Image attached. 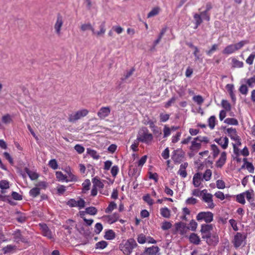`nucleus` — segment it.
I'll return each mask as SVG.
<instances>
[{
    "label": "nucleus",
    "mask_w": 255,
    "mask_h": 255,
    "mask_svg": "<svg viewBox=\"0 0 255 255\" xmlns=\"http://www.w3.org/2000/svg\"><path fill=\"white\" fill-rule=\"evenodd\" d=\"M137 246V244L133 239L123 241L120 245V250L126 255H130L132 250Z\"/></svg>",
    "instance_id": "obj_1"
},
{
    "label": "nucleus",
    "mask_w": 255,
    "mask_h": 255,
    "mask_svg": "<svg viewBox=\"0 0 255 255\" xmlns=\"http://www.w3.org/2000/svg\"><path fill=\"white\" fill-rule=\"evenodd\" d=\"M137 138L139 141L149 144L152 142L153 137L146 128H142L139 130Z\"/></svg>",
    "instance_id": "obj_2"
},
{
    "label": "nucleus",
    "mask_w": 255,
    "mask_h": 255,
    "mask_svg": "<svg viewBox=\"0 0 255 255\" xmlns=\"http://www.w3.org/2000/svg\"><path fill=\"white\" fill-rule=\"evenodd\" d=\"M248 41L242 40L235 44H232L227 46L223 50L224 54L230 55L241 49Z\"/></svg>",
    "instance_id": "obj_3"
},
{
    "label": "nucleus",
    "mask_w": 255,
    "mask_h": 255,
    "mask_svg": "<svg viewBox=\"0 0 255 255\" xmlns=\"http://www.w3.org/2000/svg\"><path fill=\"white\" fill-rule=\"evenodd\" d=\"M89 113V111L85 109L78 110L69 116L68 120L70 122L74 123L81 118L86 116Z\"/></svg>",
    "instance_id": "obj_4"
},
{
    "label": "nucleus",
    "mask_w": 255,
    "mask_h": 255,
    "mask_svg": "<svg viewBox=\"0 0 255 255\" xmlns=\"http://www.w3.org/2000/svg\"><path fill=\"white\" fill-rule=\"evenodd\" d=\"M196 219L198 221H204L209 223L213 220V214L210 212H201L198 213L196 216Z\"/></svg>",
    "instance_id": "obj_5"
},
{
    "label": "nucleus",
    "mask_w": 255,
    "mask_h": 255,
    "mask_svg": "<svg viewBox=\"0 0 255 255\" xmlns=\"http://www.w3.org/2000/svg\"><path fill=\"white\" fill-rule=\"evenodd\" d=\"M225 132L228 134L231 139L235 141V143H236L238 145H241V139L237 135V131L235 128H228L226 129Z\"/></svg>",
    "instance_id": "obj_6"
},
{
    "label": "nucleus",
    "mask_w": 255,
    "mask_h": 255,
    "mask_svg": "<svg viewBox=\"0 0 255 255\" xmlns=\"http://www.w3.org/2000/svg\"><path fill=\"white\" fill-rule=\"evenodd\" d=\"M203 194L202 196V200L207 204V206L209 208L213 209L215 207V204L212 199L213 195L210 193H207L206 189L203 190Z\"/></svg>",
    "instance_id": "obj_7"
},
{
    "label": "nucleus",
    "mask_w": 255,
    "mask_h": 255,
    "mask_svg": "<svg viewBox=\"0 0 255 255\" xmlns=\"http://www.w3.org/2000/svg\"><path fill=\"white\" fill-rule=\"evenodd\" d=\"M184 155L185 153L182 149H177L172 152L171 158L174 162L179 163L183 160Z\"/></svg>",
    "instance_id": "obj_8"
},
{
    "label": "nucleus",
    "mask_w": 255,
    "mask_h": 255,
    "mask_svg": "<svg viewBox=\"0 0 255 255\" xmlns=\"http://www.w3.org/2000/svg\"><path fill=\"white\" fill-rule=\"evenodd\" d=\"M64 20L62 16L58 15L54 23V28L55 32L57 35H60L61 28L63 25Z\"/></svg>",
    "instance_id": "obj_9"
},
{
    "label": "nucleus",
    "mask_w": 255,
    "mask_h": 255,
    "mask_svg": "<svg viewBox=\"0 0 255 255\" xmlns=\"http://www.w3.org/2000/svg\"><path fill=\"white\" fill-rule=\"evenodd\" d=\"M245 239L246 237L245 236L240 233H237L234 236V238L233 241L234 246L236 248H238L241 246Z\"/></svg>",
    "instance_id": "obj_10"
},
{
    "label": "nucleus",
    "mask_w": 255,
    "mask_h": 255,
    "mask_svg": "<svg viewBox=\"0 0 255 255\" xmlns=\"http://www.w3.org/2000/svg\"><path fill=\"white\" fill-rule=\"evenodd\" d=\"M111 113V109L109 107H103L100 109L97 113L98 116L101 119H104L109 116Z\"/></svg>",
    "instance_id": "obj_11"
},
{
    "label": "nucleus",
    "mask_w": 255,
    "mask_h": 255,
    "mask_svg": "<svg viewBox=\"0 0 255 255\" xmlns=\"http://www.w3.org/2000/svg\"><path fill=\"white\" fill-rule=\"evenodd\" d=\"M39 226L41 230L42 234L44 236L46 237L49 239L53 238L52 232L50 231L46 225L44 224H39Z\"/></svg>",
    "instance_id": "obj_12"
},
{
    "label": "nucleus",
    "mask_w": 255,
    "mask_h": 255,
    "mask_svg": "<svg viewBox=\"0 0 255 255\" xmlns=\"http://www.w3.org/2000/svg\"><path fill=\"white\" fill-rule=\"evenodd\" d=\"M119 217L120 216L118 213H114V214L110 215L104 216H103V218L108 223L111 224L118 221Z\"/></svg>",
    "instance_id": "obj_13"
},
{
    "label": "nucleus",
    "mask_w": 255,
    "mask_h": 255,
    "mask_svg": "<svg viewBox=\"0 0 255 255\" xmlns=\"http://www.w3.org/2000/svg\"><path fill=\"white\" fill-rule=\"evenodd\" d=\"M176 231L181 235H184L188 231V227L183 223H178L175 224Z\"/></svg>",
    "instance_id": "obj_14"
},
{
    "label": "nucleus",
    "mask_w": 255,
    "mask_h": 255,
    "mask_svg": "<svg viewBox=\"0 0 255 255\" xmlns=\"http://www.w3.org/2000/svg\"><path fill=\"white\" fill-rule=\"evenodd\" d=\"M215 141L224 149H226L228 146L229 139L227 137H221L219 138H216Z\"/></svg>",
    "instance_id": "obj_15"
},
{
    "label": "nucleus",
    "mask_w": 255,
    "mask_h": 255,
    "mask_svg": "<svg viewBox=\"0 0 255 255\" xmlns=\"http://www.w3.org/2000/svg\"><path fill=\"white\" fill-rule=\"evenodd\" d=\"M226 159L227 153L226 152L223 151L221 153L219 159L216 161V166L221 167L225 163Z\"/></svg>",
    "instance_id": "obj_16"
},
{
    "label": "nucleus",
    "mask_w": 255,
    "mask_h": 255,
    "mask_svg": "<svg viewBox=\"0 0 255 255\" xmlns=\"http://www.w3.org/2000/svg\"><path fill=\"white\" fill-rule=\"evenodd\" d=\"M106 32L105 25L104 23H102L100 26V30L95 31V29L93 30L92 34L96 37L103 36Z\"/></svg>",
    "instance_id": "obj_17"
},
{
    "label": "nucleus",
    "mask_w": 255,
    "mask_h": 255,
    "mask_svg": "<svg viewBox=\"0 0 255 255\" xmlns=\"http://www.w3.org/2000/svg\"><path fill=\"white\" fill-rule=\"evenodd\" d=\"M244 193L245 197L247 199L249 202L254 201L255 194L253 190H247Z\"/></svg>",
    "instance_id": "obj_18"
},
{
    "label": "nucleus",
    "mask_w": 255,
    "mask_h": 255,
    "mask_svg": "<svg viewBox=\"0 0 255 255\" xmlns=\"http://www.w3.org/2000/svg\"><path fill=\"white\" fill-rule=\"evenodd\" d=\"M159 248L157 246H152L146 249L145 254L146 255H156L159 251Z\"/></svg>",
    "instance_id": "obj_19"
},
{
    "label": "nucleus",
    "mask_w": 255,
    "mask_h": 255,
    "mask_svg": "<svg viewBox=\"0 0 255 255\" xmlns=\"http://www.w3.org/2000/svg\"><path fill=\"white\" fill-rule=\"evenodd\" d=\"M80 28V30L83 32H85L87 30H91L92 33L93 30L94 29V28L91 23L89 22H85L81 24Z\"/></svg>",
    "instance_id": "obj_20"
},
{
    "label": "nucleus",
    "mask_w": 255,
    "mask_h": 255,
    "mask_svg": "<svg viewBox=\"0 0 255 255\" xmlns=\"http://www.w3.org/2000/svg\"><path fill=\"white\" fill-rule=\"evenodd\" d=\"M243 161L244 162V164L242 167H246L249 172L253 173L254 171V166L253 164L252 163L248 162L247 158H244Z\"/></svg>",
    "instance_id": "obj_21"
},
{
    "label": "nucleus",
    "mask_w": 255,
    "mask_h": 255,
    "mask_svg": "<svg viewBox=\"0 0 255 255\" xmlns=\"http://www.w3.org/2000/svg\"><path fill=\"white\" fill-rule=\"evenodd\" d=\"M201 143L197 140H196V138H195L191 142L190 148L192 151H197L201 148Z\"/></svg>",
    "instance_id": "obj_22"
},
{
    "label": "nucleus",
    "mask_w": 255,
    "mask_h": 255,
    "mask_svg": "<svg viewBox=\"0 0 255 255\" xmlns=\"http://www.w3.org/2000/svg\"><path fill=\"white\" fill-rule=\"evenodd\" d=\"M190 241L195 245H199L200 243L199 237L195 233H192L189 237Z\"/></svg>",
    "instance_id": "obj_23"
},
{
    "label": "nucleus",
    "mask_w": 255,
    "mask_h": 255,
    "mask_svg": "<svg viewBox=\"0 0 255 255\" xmlns=\"http://www.w3.org/2000/svg\"><path fill=\"white\" fill-rule=\"evenodd\" d=\"M160 11V7L156 6L153 7L147 14V17L151 18L154 17L159 14Z\"/></svg>",
    "instance_id": "obj_24"
},
{
    "label": "nucleus",
    "mask_w": 255,
    "mask_h": 255,
    "mask_svg": "<svg viewBox=\"0 0 255 255\" xmlns=\"http://www.w3.org/2000/svg\"><path fill=\"white\" fill-rule=\"evenodd\" d=\"M87 153L95 159H98L100 158V155L97 152L91 148H88L87 149Z\"/></svg>",
    "instance_id": "obj_25"
},
{
    "label": "nucleus",
    "mask_w": 255,
    "mask_h": 255,
    "mask_svg": "<svg viewBox=\"0 0 255 255\" xmlns=\"http://www.w3.org/2000/svg\"><path fill=\"white\" fill-rule=\"evenodd\" d=\"M161 215L165 218H169L171 216L170 211L167 207L162 208L160 210Z\"/></svg>",
    "instance_id": "obj_26"
},
{
    "label": "nucleus",
    "mask_w": 255,
    "mask_h": 255,
    "mask_svg": "<svg viewBox=\"0 0 255 255\" xmlns=\"http://www.w3.org/2000/svg\"><path fill=\"white\" fill-rule=\"evenodd\" d=\"M1 121L3 124L8 125L12 122V120L11 116L6 114L2 117Z\"/></svg>",
    "instance_id": "obj_27"
},
{
    "label": "nucleus",
    "mask_w": 255,
    "mask_h": 255,
    "mask_svg": "<svg viewBox=\"0 0 255 255\" xmlns=\"http://www.w3.org/2000/svg\"><path fill=\"white\" fill-rule=\"evenodd\" d=\"M212 225L204 224L201 226V232L202 234H206L212 230Z\"/></svg>",
    "instance_id": "obj_28"
},
{
    "label": "nucleus",
    "mask_w": 255,
    "mask_h": 255,
    "mask_svg": "<svg viewBox=\"0 0 255 255\" xmlns=\"http://www.w3.org/2000/svg\"><path fill=\"white\" fill-rule=\"evenodd\" d=\"M163 138H166L168 137L171 133V129H170V127L165 125L164 126L163 129Z\"/></svg>",
    "instance_id": "obj_29"
},
{
    "label": "nucleus",
    "mask_w": 255,
    "mask_h": 255,
    "mask_svg": "<svg viewBox=\"0 0 255 255\" xmlns=\"http://www.w3.org/2000/svg\"><path fill=\"white\" fill-rule=\"evenodd\" d=\"M211 147L213 158H215L219 155L220 150L215 144L211 145Z\"/></svg>",
    "instance_id": "obj_30"
},
{
    "label": "nucleus",
    "mask_w": 255,
    "mask_h": 255,
    "mask_svg": "<svg viewBox=\"0 0 255 255\" xmlns=\"http://www.w3.org/2000/svg\"><path fill=\"white\" fill-rule=\"evenodd\" d=\"M94 186L98 188H102L104 187V184L97 178L96 176L93 179Z\"/></svg>",
    "instance_id": "obj_31"
},
{
    "label": "nucleus",
    "mask_w": 255,
    "mask_h": 255,
    "mask_svg": "<svg viewBox=\"0 0 255 255\" xmlns=\"http://www.w3.org/2000/svg\"><path fill=\"white\" fill-rule=\"evenodd\" d=\"M188 166L187 163H184L180 165V169L178 171V173L180 175H186V168Z\"/></svg>",
    "instance_id": "obj_32"
},
{
    "label": "nucleus",
    "mask_w": 255,
    "mask_h": 255,
    "mask_svg": "<svg viewBox=\"0 0 255 255\" xmlns=\"http://www.w3.org/2000/svg\"><path fill=\"white\" fill-rule=\"evenodd\" d=\"M117 207V204L114 202H111L109 204L108 207L105 210L106 213H109L112 212L114 209Z\"/></svg>",
    "instance_id": "obj_33"
},
{
    "label": "nucleus",
    "mask_w": 255,
    "mask_h": 255,
    "mask_svg": "<svg viewBox=\"0 0 255 255\" xmlns=\"http://www.w3.org/2000/svg\"><path fill=\"white\" fill-rule=\"evenodd\" d=\"M208 126L211 129H213L215 126L216 118L214 116L210 117L208 121Z\"/></svg>",
    "instance_id": "obj_34"
},
{
    "label": "nucleus",
    "mask_w": 255,
    "mask_h": 255,
    "mask_svg": "<svg viewBox=\"0 0 255 255\" xmlns=\"http://www.w3.org/2000/svg\"><path fill=\"white\" fill-rule=\"evenodd\" d=\"M201 177L202 176H194L193 182L195 187H199L201 185V182L203 180V178H202Z\"/></svg>",
    "instance_id": "obj_35"
},
{
    "label": "nucleus",
    "mask_w": 255,
    "mask_h": 255,
    "mask_svg": "<svg viewBox=\"0 0 255 255\" xmlns=\"http://www.w3.org/2000/svg\"><path fill=\"white\" fill-rule=\"evenodd\" d=\"M57 177L58 181L68 182L72 181L75 176H57Z\"/></svg>",
    "instance_id": "obj_36"
},
{
    "label": "nucleus",
    "mask_w": 255,
    "mask_h": 255,
    "mask_svg": "<svg viewBox=\"0 0 255 255\" xmlns=\"http://www.w3.org/2000/svg\"><path fill=\"white\" fill-rule=\"evenodd\" d=\"M244 63L242 61H240L235 58L232 59V65L235 68H241L243 66Z\"/></svg>",
    "instance_id": "obj_37"
},
{
    "label": "nucleus",
    "mask_w": 255,
    "mask_h": 255,
    "mask_svg": "<svg viewBox=\"0 0 255 255\" xmlns=\"http://www.w3.org/2000/svg\"><path fill=\"white\" fill-rule=\"evenodd\" d=\"M221 105L223 108L226 111H230L231 109L230 104L226 100H223L221 102Z\"/></svg>",
    "instance_id": "obj_38"
},
{
    "label": "nucleus",
    "mask_w": 255,
    "mask_h": 255,
    "mask_svg": "<svg viewBox=\"0 0 255 255\" xmlns=\"http://www.w3.org/2000/svg\"><path fill=\"white\" fill-rule=\"evenodd\" d=\"M224 123L231 125H237L238 122L237 120L234 118H227L225 120Z\"/></svg>",
    "instance_id": "obj_39"
},
{
    "label": "nucleus",
    "mask_w": 255,
    "mask_h": 255,
    "mask_svg": "<svg viewBox=\"0 0 255 255\" xmlns=\"http://www.w3.org/2000/svg\"><path fill=\"white\" fill-rule=\"evenodd\" d=\"M40 193L39 188L35 187L31 189L29 191V194L33 197H35L38 196Z\"/></svg>",
    "instance_id": "obj_40"
},
{
    "label": "nucleus",
    "mask_w": 255,
    "mask_h": 255,
    "mask_svg": "<svg viewBox=\"0 0 255 255\" xmlns=\"http://www.w3.org/2000/svg\"><path fill=\"white\" fill-rule=\"evenodd\" d=\"M237 201L242 204H245L246 203L245 201V197L244 195V193H241L238 195H237L236 197Z\"/></svg>",
    "instance_id": "obj_41"
},
{
    "label": "nucleus",
    "mask_w": 255,
    "mask_h": 255,
    "mask_svg": "<svg viewBox=\"0 0 255 255\" xmlns=\"http://www.w3.org/2000/svg\"><path fill=\"white\" fill-rule=\"evenodd\" d=\"M194 18L196 21L195 28H196L202 23V19L201 18V15L197 13L194 15Z\"/></svg>",
    "instance_id": "obj_42"
},
{
    "label": "nucleus",
    "mask_w": 255,
    "mask_h": 255,
    "mask_svg": "<svg viewBox=\"0 0 255 255\" xmlns=\"http://www.w3.org/2000/svg\"><path fill=\"white\" fill-rule=\"evenodd\" d=\"M188 230L194 231L196 230L197 227V223L193 220H191L187 227Z\"/></svg>",
    "instance_id": "obj_43"
},
{
    "label": "nucleus",
    "mask_w": 255,
    "mask_h": 255,
    "mask_svg": "<svg viewBox=\"0 0 255 255\" xmlns=\"http://www.w3.org/2000/svg\"><path fill=\"white\" fill-rule=\"evenodd\" d=\"M86 212L91 215H95L97 213V210L95 207H90L86 209Z\"/></svg>",
    "instance_id": "obj_44"
},
{
    "label": "nucleus",
    "mask_w": 255,
    "mask_h": 255,
    "mask_svg": "<svg viewBox=\"0 0 255 255\" xmlns=\"http://www.w3.org/2000/svg\"><path fill=\"white\" fill-rule=\"evenodd\" d=\"M107 246V243L106 241H101L96 244V249H103Z\"/></svg>",
    "instance_id": "obj_45"
},
{
    "label": "nucleus",
    "mask_w": 255,
    "mask_h": 255,
    "mask_svg": "<svg viewBox=\"0 0 255 255\" xmlns=\"http://www.w3.org/2000/svg\"><path fill=\"white\" fill-rule=\"evenodd\" d=\"M172 227V224L170 222L165 221L163 222L162 224L161 228L163 230H167Z\"/></svg>",
    "instance_id": "obj_46"
},
{
    "label": "nucleus",
    "mask_w": 255,
    "mask_h": 255,
    "mask_svg": "<svg viewBox=\"0 0 255 255\" xmlns=\"http://www.w3.org/2000/svg\"><path fill=\"white\" fill-rule=\"evenodd\" d=\"M105 237L108 240H112L115 237V234L112 230H109L106 232Z\"/></svg>",
    "instance_id": "obj_47"
},
{
    "label": "nucleus",
    "mask_w": 255,
    "mask_h": 255,
    "mask_svg": "<svg viewBox=\"0 0 255 255\" xmlns=\"http://www.w3.org/2000/svg\"><path fill=\"white\" fill-rule=\"evenodd\" d=\"M193 99L196 103H197L198 105H201L204 102V99H203L202 96L200 95L195 96L193 97Z\"/></svg>",
    "instance_id": "obj_48"
},
{
    "label": "nucleus",
    "mask_w": 255,
    "mask_h": 255,
    "mask_svg": "<svg viewBox=\"0 0 255 255\" xmlns=\"http://www.w3.org/2000/svg\"><path fill=\"white\" fill-rule=\"evenodd\" d=\"M143 200L148 205H152L153 204V200L150 198L149 194H146L143 197Z\"/></svg>",
    "instance_id": "obj_49"
},
{
    "label": "nucleus",
    "mask_w": 255,
    "mask_h": 255,
    "mask_svg": "<svg viewBox=\"0 0 255 255\" xmlns=\"http://www.w3.org/2000/svg\"><path fill=\"white\" fill-rule=\"evenodd\" d=\"M160 121L161 122H165L168 120L169 118V115L167 114L161 113L159 116Z\"/></svg>",
    "instance_id": "obj_50"
},
{
    "label": "nucleus",
    "mask_w": 255,
    "mask_h": 255,
    "mask_svg": "<svg viewBox=\"0 0 255 255\" xmlns=\"http://www.w3.org/2000/svg\"><path fill=\"white\" fill-rule=\"evenodd\" d=\"M0 188L1 189H6L9 188V183L6 180L0 181Z\"/></svg>",
    "instance_id": "obj_51"
},
{
    "label": "nucleus",
    "mask_w": 255,
    "mask_h": 255,
    "mask_svg": "<svg viewBox=\"0 0 255 255\" xmlns=\"http://www.w3.org/2000/svg\"><path fill=\"white\" fill-rule=\"evenodd\" d=\"M137 242L139 244H144L146 242V238L145 235L142 234L139 235L137 237Z\"/></svg>",
    "instance_id": "obj_52"
},
{
    "label": "nucleus",
    "mask_w": 255,
    "mask_h": 255,
    "mask_svg": "<svg viewBox=\"0 0 255 255\" xmlns=\"http://www.w3.org/2000/svg\"><path fill=\"white\" fill-rule=\"evenodd\" d=\"M255 58V52H253L247 59L246 62L249 65L253 64L254 60Z\"/></svg>",
    "instance_id": "obj_53"
},
{
    "label": "nucleus",
    "mask_w": 255,
    "mask_h": 255,
    "mask_svg": "<svg viewBox=\"0 0 255 255\" xmlns=\"http://www.w3.org/2000/svg\"><path fill=\"white\" fill-rule=\"evenodd\" d=\"M162 157L164 159H167L169 157V149L168 147H166L161 153Z\"/></svg>",
    "instance_id": "obj_54"
},
{
    "label": "nucleus",
    "mask_w": 255,
    "mask_h": 255,
    "mask_svg": "<svg viewBox=\"0 0 255 255\" xmlns=\"http://www.w3.org/2000/svg\"><path fill=\"white\" fill-rule=\"evenodd\" d=\"M48 165L53 169H56L58 167V164L55 159H52L49 161Z\"/></svg>",
    "instance_id": "obj_55"
},
{
    "label": "nucleus",
    "mask_w": 255,
    "mask_h": 255,
    "mask_svg": "<svg viewBox=\"0 0 255 255\" xmlns=\"http://www.w3.org/2000/svg\"><path fill=\"white\" fill-rule=\"evenodd\" d=\"M176 100V98L175 97H172L168 102H167L165 104V107L166 108H168L170 107L172 104H173Z\"/></svg>",
    "instance_id": "obj_56"
},
{
    "label": "nucleus",
    "mask_w": 255,
    "mask_h": 255,
    "mask_svg": "<svg viewBox=\"0 0 255 255\" xmlns=\"http://www.w3.org/2000/svg\"><path fill=\"white\" fill-rule=\"evenodd\" d=\"M196 140H197L200 143L201 142L208 143L209 142V139L206 136H197L196 137Z\"/></svg>",
    "instance_id": "obj_57"
},
{
    "label": "nucleus",
    "mask_w": 255,
    "mask_h": 255,
    "mask_svg": "<svg viewBox=\"0 0 255 255\" xmlns=\"http://www.w3.org/2000/svg\"><path fill=\"white\" fill-rule=\"evenodd\" d=\"M139 142V141L137 139V138H136V139L134 140L130 146L133 151H136L137 150V147Z\"/></svg>",
    "instance_id": "obj_58"
},
{
    "label": "nucleus",
    "mask_w": 255,
    "mask_h": 255,
    "mask_svg": "<svg viewBox=\"0 0 255 255\" xmlns=\"http://www.w3.org/2000/svg\"><path fill=\"white\" fill-rule=\"evenodd\" d=\"M247 83L249 86L251 87H253L254 86H255V75L253 77L248 79Z\"/></svg>",
    "instance_id": "obj_59"
},
{
    "label": "nucleus",
    "mask_w": 255,
    "mask_h": 255,
    "mask_svg": "<svg viewBox=\"0 0 255 255\" xmlns=\"http://www.w3.org/2000/svg\"><path fill=\"white\" fill-rule=\"evenodd\" d=\"M229 223L235 231H237L239 230L238 227L237 226V222L235 220H230Z\"/></svg>",
    "instance_id": "obj_60"
},
{
    "label": "nucleus",
    "mask_w": 255,
    "mask_h": 255,
    "mask_svg": "<svg viewBox=\"0 0 255 255\" xmlns=\"http://www.w3.org/2000/svg\"><path fill=\"white\" fill-rule=\"evenodd\" d=\"M74 149L78 153L80 154L82 153L85 150L84 147L79 144H76L74 147Z\"/></svg>",
    "instance_id": "obj_61"
},
{
    "label": "nucleus",
    "mask_w": 255,
    "mask_h": 255,
    "mask_svg": "<svg viewBox=\"0 0 255 255\" xmlns=\"http://www.w3.org/2000/svg\"><path fill=\"white\" fill-rule=\"evenodd\" d=\"M181 132H177L175 135H173L172 137V142L173 143L177 142L179 140L180 137L181 136Z\"/></svg>",
    "instance_id": "obj_62"
},
{
    "label": "nucleus",
    "mask_w": 255,
    "mask_h": 255,
    "mask_svg": "<svg viewBox=\"0 0 255 255\" xmlns=\"http://www.w3.org/2000/svg\"><path fill=\"white\" fill-rule=\"evenodd\" d=\"M91 184L90 181L89 180H86L83 183V190L85 191H88L89 189V187Z\"/></svg>",
    "instance_id": "obj_63"
},
{
    "label": "nucleus",
    "mask_w": 255,
    "mask_h": 255,
    "mask_svg": "<svg viewBox=\"0 0 255 255\" xmlns=\"http://www.w3.org/2000/svg\"><path fill=\"white\" fill-rule=\"evenodd\" d=\"M196 202L197 199L193 197L189 198L186 200V203L188 205H194Z\"/></svg>",
    "instance_id": "obj_64"
}]
</instances>
